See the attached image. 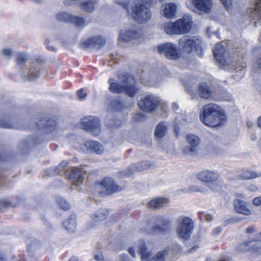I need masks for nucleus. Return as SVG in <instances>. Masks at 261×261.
<instances>
[{"label":"nucleus","instance_id":"obj_1","mask_svg":"<svg viewBox=\"0 0 261 261\" xmlns=\"http://www.w3.org/2000/svg\"><path fill=\"white\" fill-rule=\"evenodd\" d=\"M199 118L203 124L212 127L221 126L227 121L224 111L218 105L212 103L202 108Z\"/></svg>","mask_w":261,"mask_h":261},{"label":"nucleus","instance_id":"obj_2","mask_svg":"<svg viewBox=\"0 0 261 261\" xmlns=\"http://www.w3.org/2000/svg\"><path fill=\"white\" fill-rule=\"evenodd\" d=\"M188 145L180 143L179 148H169L168 152L176 156H194L198 153L200 138L194 134H188L185 137Z\"/></svg>","mask_w":261,"mask_h":261},{"label":"nucleus","instance_id":"obj_3","mask_svg":"<svg viewBox=\"0 0 261 261\" xmlns=\"http://www.w3.org/2000/svg\"><path fill=\"white\" fill-rule=\"evenodd\" d=\"M192 17L189 15H184L174 22L164 24V32L169 35H183L188 33L193 27Z\"/></svg>","mask_w":261,"mask_h":261},{"label":"nucleus","instance_id":"obj_4","mask_svg":"<svg viewBox=\"0 0 261 261\" xmlns=\"http://www.w3.org/2000/svg\"><path fill=\"white\" fill-rule=\"evenodd\" d=\"M225 49L223 45L217 43L213 49L214 57L219 65L222 68H229L238 65L241 67H245L246 64L242 59H238L232 60V58L225 54Z\"/></svg>","mask_w":261,"mask_h":261},{"label":"nucleus","instance_id":"obj_5","mask_svg":"<svg viewBox=\"0 0 261 261\" xmlns=\"http://www.w3.org/2000/svg\"><path fill=\"white\" fill-rule=\"evenodd\" d=\"M108 83L110 84V91L114 93H121L124 92L129 96L133 97L137 91L136 82L132 75L127 76L123 80L122 84L115 82L113 79H110Z\"/></svg>","mask_w":261,"mask_h":261},{"label":"nucleus","instance_id":"obj_6","mask_svg":"<svg viewBox=\"0 0 261 261\" xmlns=\"http://www.w3.org/2000/svg\"><path fill=\"white\" fill-rule=\"evenodd\" d=\"M178 45L183 51L191 53L193 51L201 50L202 41L201 38L198 36L186 35L179 39Z\"/></svg>","mask_w":261,"mask_h":261},{"label":"nucleus","instance_id":"obj_7","mask_svg":"<svg viewBox=\"0 0 261 261\" xmlns=\"http://www.w3.org/2000/svg\"><path fill=\"white\" fill-rule=\"evenodd\" d=\"M132 17L139 23L145 22L151 17L150 11L142 0H135L132 5Z\"/></svg>","mask_w":261,"mask_h":261},{"label":"nucleus","instance_id":"obj_8","mask_svg":"<svg viewBox=\"0 0 261 261\" xmlns=\"http://www.w3.org/2000/svg\"><path fill=\"white\" fill-rule=\"evenodd\" d=\"M161 104L160 98L152 94L143 97L138 102L139 108L143 111L153 112Z\"/></svg>","mask_w":261,"mask_h":261},{"label":"nucleus","instance_id":"obj_9","mask_svg":"<svg viewBox=\"0 0 261 261\" xmlns=\"http://www.w3.org/2000/svg\"><path fill=\"white\" fill-rule=\"evenodd\" d=\"M197 179L207 183L208 186L213 191L219 187L218 180L220 175L218 173L210 170H204L197 175Z\"/></svg>","mask_w":261,"mask_h":261},{"label":"nucleus","instance_id":"obj_10","mask_svg":"<svg viewBox=\"0 0 261 261\" xmlns=\"http://www.w3.org/2000/svg\"><path fill=\"white\" fill-rule=\"evenodd\" d=\"M81 127L94 136H98L101 132L99 120L93 116L83 118L81 122Z\"/></svg>","mask_w":261,"mask_h":261},{"label":"nucleus","instance_id":"obj_11","mask_svg":"<svg viewBox=\"0 0 261 261\" xmlns=\"http://www.w3.org/2000/svg\"><path fill=\"white\" fill-rule=\"evenodd\" d=\"M101 189L105 190L103 192L106 194H111L121 190V188L117 186L111 178H105L100 183Z\"/></svg>","mask_w":261,"mask_h":261},{"label":"nucleus","instance_id":"obj_12","mask_svg":"<svg viewBox=\"0 0 261 261\" xmlns=\"http://www.w3.org/2000/svg\"><path fill=\"white\" fill-rule=\"evenodd\" d=\"M234 211L238 214L249 216L252 215V211L248 206L247 203L245 201L240 199H236L233 201Z\"/></svg>","mask_w":261,"mask_h":261},{"label":"nucleus","instance_id":"obj_13","mask_svg":"<svg viewBox=\"0 0 261 261\" xmlns=\"http://www.w3.org/2000/svg\"><path fill=\"white\" fill-rule=\"evenodd\" d=\"M193 4L199 14L209 13L212 7V0H193Z\"/></svg>","mask_w":261,"mask_h":261},{"label":"nucleus","instance_id":"obj_14","mask_svg":"<svg viewBox=\"0 0 261 261\" xmlns=\"http://www.w3.org/2000/svg\"><path fill=\"white\" fill-rule=\"evenodd\" d=\"M209 153L214 156H218L223 153V150L220 146V141L217 139H212L208 144Z\"/></svg>","mask_w":261,"mask_h":261},{"label":"nucleus","instance_id":"obj_15","mask_svg":"<svg viewBox=\"0 0 261 261\" xmlns=\"http://www.w3.org/2000/svg\"><path fill=\"white\" fill-rule=\"evenodd\" d=\"M69 178L74 185L79 187L83 180L82 170L77 168H73L69 175Z\"/></svg>","mask_w":261,"mask_h":261},{"label":"nucleus","instance_id":"obj_16","mask_svg":"<svg viewBox=\"0 0 261 261\" xmlns=\"http://www.w3.org/2000/svg\"><path fill=\"white\" fill-rule=\"evenodd\" d=\"M164 54L167 58L173 60H176L180 57L175 45L170 43L164 44Z\"/></svg>","mask_w":261,"mask_h":261},{"label":"nucleus","instance_id":"obj_17","mask_svg":"<svg viewBox=\"0 0 261 261\" xmlns=\"http://www.w3.org/2000/svg\"><path fill=\"white\" fill-rule=\"evenodd\" d=\"M199 94L203 99L211 100L214 98V93L208 85L205 84L200 85L199 87Z\"/></svg>","mask_w":261,"mask_h":261},{"label":"nucleus","instance_id":"obj_18","mask_svg":"<svg viewBox=\"0 0 261 261\" xmlns=\"http://www.w3.org/2000/svg\"><path fill=\"white\" fill-rule=\"evenodd\" d=\"M84 146L88 150L94 152L97 154H102L104 151V148L99 142L94 141H88L84 144Z\"/></svg>","mask_w":261,"mask_h":261},{"label":"nucleus","instance_id":"obj_19","mask_svg":"<svg viewBox=\"0 0 261 261\" xmlns=\"http://www.w3.org/2000/svg\"><path fill=\"white\" fill-rule=\"evenodd\" d=\"M248 15L257 22L261 21V0L256 1L254 7L248 11Z\"/></svg>","mask_w":261,"mask_h":261},{"label":"nucleus","instance_id":"obj_20","mask_svg":"<svg viewBox=\"0 0 261 261\" xmlns=\"http://www.w3.org/2000/svg\"><path fill=\"white\" fill-rule=\"evenodd\" d=\"M194 229L187 227H177L176 233L178 238L184 241H187L191 238Z\"/></svg>","mask_w":261,"mask_h":261},{"label":"nucleus","instance_id":"obj_21","mask_svg":"<svg viewBox=\"0 0 261 261\" xmlns=\"http://www.w3.org/2000/svg\"><path fill=\"white\" fill-rule=\"evenodd\" d=\"M57 122L56 119L51 118L48 120H41L39 123L37 124L39 128H44L46 129V132H51L56 128Z\"/></svg>","mask_w":261,"mask_h":261},{"label":"nucleus","instance_id":"obj_22","mask_svg":"<svg viewBox=\"0 0 261 261\" xmlns=\"http://www.w3.org/2000/svg\"><path fill=\"white\" fill-rule=\"evenodd\" d=\"M177 226L187 227L191 229H194L193 221L189 217L186 216L179 217L176 220Z\"/></svg>","mask_w":261,"mask_h":261},{"label":"nucleus","instance_id":"obj_23","mask_svg":"<svg viewBox=\"0 0 261 261\" xmlns=\"http://www.w3.org/2000/svg\"><path fill=\"white\" fill-rule=\"evenodd\" d=\"M105 42L106 40L103 37L98 36L90 38L85 42V44L88 47H93L100 48L105 44Z\"/></svg>","mask_w":261,"mask_h":261},{"label":"nucleus","instance_id":"obj_24","mask_svg":"<svg viewBox=\"0 0 261 261\" xmlns=\"http://www.w3.org/2000/svg\"><path fill=\"white\" fill-rule=\"evenodd\" d=\"M177 12V7L174 3H169L164 7V17L167 18H173L175 17Z\"/></svg>","mask_w":261,"mask_h":261},{"label":"nucleus","instance_id":"obj_25","mask_svg":"<svg viewBox=\"0 0 261 261\" xmlns=\"http://www.w3.org/2000/svg\"><path fill=\"white\" fill-rule=\"evenodd\" d=\"M139 34L138 32L134 31H129L121 32L120 34L119 39L124 42H128L133 39L138 38Z\"/></svg>","mask_w":261,"mask_h":261},{"label":"nucleus","instance_id":"obj_26","mask_svg":"<svg viewBox=\"0 0 261 261\" xmlns=\"http://www.w3.org/2000/svg\"><path fill=\"white\" fill-rule=\"evenodd\" d=\"M96 3V0H81L80 7L84 11L89 12L94 9Z\"/></svg>","mask_w":261,"mask_h":261},{"label":"nucleus","instance_id":"obj_27","mask_svg":"<svg viewBox=\"0 0 261 261\" xmlns=\"http://www.w3.org/2000/svg\"><path fill=\"white\" fill-rule=\"evenodd\" d=\"M28 59L27 55L23 53H19L17 54L16 62L18 68L22 70V75L23 76V68L25 67V63Z\"/></svg>","mask_w":261,"mask_h":261},{"label":"nucleus","instance_id":"obj_28","mask_svg":"<svg viewBox=\"0 0 261 261\" xmlns=\"http://www.w3.org/2000/svg\"><path fill=\"white\" fill-rule=\"evenodd\" d=\"M108 215L109 213L107 210L100 209L92 216V219L95 222L103 221L107 218Z\"/></svg>","mask_w":261,"mask_h":261},{"label":"nucleus","instance_id":"obj_29","mask_svg":"<svg viewBox=\"0 0 261 261\" xmlns=\"http://www.w3.org/2000/svg\"><path fill=\"white\" fill-rule=\"evenodd\" d=\"M250 252L254 255H261V241H250Z\"/></svg>","mask_w":261,"mask_h":261},{"label":"nucleus","instance_id":"obj_30","mask_svg":"<svg viewBox=\"0 0 261 261\" xmlns=\"http://www.w3.org/2000/svg\"><path fill=\"white\" fill-rule=\"evenodd\" d=\"M63 226L69 232H74L76 229V223L75 218L70 217L63 223Z\"/></svg>","mask_w":261,"mask_h":261},{"label":"nucleus","instance_id":"obj_31","mask_svg":"<svg viewBox=\"0 0 261 261\" xmlns=\"http://www.w3.org/2000/svg\"><path fill=\"white\" fill-rule=\"evenodd\" d=\"M139 248L142 261H151L150 253L147 252V248L144 242L141 243Z\"/></svg>","mask_w":261,"mask_h":261},{"label":"nucleus","instance_id":"obj_32","mask_svg":"<svg viewBox=\"0 0 261 261\" xmlns=\"http://www.w3.org/2000/svg\"><path fill=\"white\" fill-rule=\"evenodd\" d=\"M257 174L253 171L245 170L242 172L239 175V177L242 180H249L258 177Z\"/></svg>","mask_w":261,"mask_h":261},{"label":"nucleus","instance_id":"obj_33","mask_svg":"<svg viewBox=\"0 0 261 261\" xmlns=\"http://www.w3.org/2000/svg\"><path fill=\"white\" fill-rule=\"evenodd\" d=\"M163 205V198L156 197L151 200L148 203L149 207L158 209L162 207Z\"/></svg>","mask_w":261,"mask_h":261},{"label":"nucleus","instance_id":"obj_34","mask_svg":"<svg viewBox=\"0 0 261 261\" xmlns=\"http://www.w3.org/2000/svg\"><path fill=\"white\" fill-rule=\"evenodd\" d=\"M39 76V68L38 67L33 66L29 69L28 78L29 80H33Z\"/></svg>","mask_w":261,"mask_h":261},{"label":"nucleus","instance_id":"obj_35","mask_svg":"<svg viewBox=\"0 0 261 261\" xmlns=\"http://www.w3.org/2000/svg\"><path fill=\"white\" fill-rule=\"evenodd\" d=\"M72 15L65 12L59 13L57 14L56 18L60 21L70 22Z\"/></svg>","mask_w":261,"mask_h":261},{"label":"nucleus","instance_id":"obj_36","mask_svg":"<svg viewBox=\"0 0 261 261\" xmlns=\"http://www.w3.org/2000/svg\"><path fill=\"white\" fill-rule=\"evenodd\" d=\"M154 135L155 138L158 140H161L163 137V124L160 122L156 126Z\"/></svg>","mask_w":261,"mask_h":261},{"label":"nucleus","instance_id":"obj_37","mask_svg":"<svg viewBox=\"0 0 261 261\" xmlns=\"http://www.w3.org/2000/svg\"><path fill=\"white\" fill-rule=\"evenodd\" d=\"M57 202L59 205V206L65 210H68L70 207V205L69 203L64 199L61 197H58L57 198Z\"/></svg>","mask_w":261,"mask_h":261},{"label":"nucleus","instance_id":"obj_38","mask_svg":"<svg viewBox=\"0 0 261 261\" xmlns=\"http://www.w3.org/2000/svg\"><path fill=\"white\" fill-rule=\"evenodd\" d=\"M250 241L245 242V243H243L237 247V250L239 252H244V251H250Z\"/></svg>","mask_w":261,"mask_h":261},{"label":"nucleus","instance_id":"obj_39","mask_svg":"<svg viewBox=\"0 0 261 261\" xmlns=\"http://www.w3.org/2000/svg\"><path fill=\"white\" fill-rule=\"evenodd\" d=\"M70 22L75 23L77 26H82L85 23V20L83 18L72 15Z\"/></svg>","mask_w":261,"mask_h":261},{"label":"nucleus","instance_id":"obj_40","mask_svg":"<svg viewBox=\"0 0 261 261\" xmlns=\"http://www.w3.org/2000/svg\"><path fill=\"white\" fill-rule=\"evenodd\" d=\"M112 107L116 111H121L122 109L123 105L119 101H115L112 103Z\"/></svg>","mask_w":261,"mask_h":261},{"label":"nucleus","instance_id":"obj_41","mask_svg":"<svg viewBox=\"0 0 261 261\" xmlns=\"http://www.w3.org/2000/svg\"><path fill=\"white\" fill-rule=\"evenodd\" d=\"M151 261H163V251H159L156 254L153 256L152 259L151 258Z\"/></svg>","mask_w":261,"mask_h":261},{"label":"nucleus","instance_id":"obj_42","mask_svg":"<svg viewBox=\"0 0 261 261\" xmlns=\"http://www.w3.org/2000/svg\"><path fill=\"white\" fill-rule=\"evenodd\" d=\"M171 222L170 220L164 221V232H169L171 230Z\"/></svg>","mask_w":261,"mask_h":261},{"label":"nucleus","instance_id":"obj_43","mask_svg":"<svg viewBox=\"0 0 261 261\" xmlns=\"http://www.w3.org/2000/svg\"><path fill=\"white\" fill-rule=\"evenodd\" d=\"M227 9H230L232 6V0H220Z\"/></svg>","mask_w":261,"mask_h":261},{"label":"nucleus","instance_id":"obj_44","mask_svg":"<svg viewBox=\"0 0 261 261\" xmlns=\"http://www.w3.org/2000/svg\"><path fill=\"white\" fill-rule=\"evenodd\" d=\"M77 95L78 96L79 98L81 100L84 99L87 96V94L84 92L83 89H80L77 92Z\"/></svg>","mask_w":261,"mask_h":261},{"label":"nucleus","instance_id":"obj_45","mask_svg":"<svg viewBox=\"0 0 261 261\" xmlns=\"http://www.w3.org/2000/svg\"><path fill=\"white\" fill-rule=\"evenodd\" d=\"M12 53V50L10 48H4L2 50L3 55L6 57H10Z\"/></svg>","mask_w":261,"mask_h":261},{"label":"nucleus","instance_id":"obj_46","mask_svg":"<svg viewBox=\"0 0 261 261\" xmlns=\"http://www.w3.org/2000/svg\"><path fill=\"white\" fill-rule=\"evenodd\" d=\"M252 203L255 206L261 205V196L255 197L252 200Z\"/></svg>","mask_w":261,"mask_h":261},{"label":"nucleus","instance_id":"obj_47","mask_svg":"<svg viewBox=\"0 0 261 261\" xmlns=\"http://www.w3.org/2000/svg\"><path fill=\"white\" fill-rule=\"evenodd\" d=\"M0 126L5 128H16L15 126L13 125L12 124L9 123H0Z\"/></svg>","mask_w":261,"mask_h":261},{"label":"nucleus","instance_id":"obj_48","mask_svg":"<svg viewBox=\"0 0 261 261\" xmlns=\"http://www.w3.org/2000/svg\"><path fill=\"white\" fill-rule=\"evenodd\" d=\"M116 3L121 6L127 12H128V4L127 2H117Z\"/></svg>","mask_w":261,"mask_h":261},{"label":"nucleus","instance_id":"obj_49","mask_svg":"<svg viewBox=\"0 0 261 261\" xmlns=\"http://www.w3.org/2000/svg\"><path fill=\"white\" fill-rule=\"evenodd\" d=\"M222 228L221 227H217L213 230L212 232V234L214 236H217L220 234Z\"/></svg>","mask_w":261,"mask_h":261},{"label":"nucleus","instance_id":"obj_50","mask_svg":"<svg viewBox=\"0 0 261 261\" xmlns=\"http://www.w3.org/2000/svg\"><path fill=\"white\" fill-rule=\"evenodd\" d=\"M246 232L248 234H251L255 232V228L253 227H250L246 229Z\"/></svg>","mask_w":261,"mask_h":261},{"label":"nucleus","instance_id":"obj_51","mask_svg":"<svg viewBox=\"0 0 261 261\" xmlns=\"http://www.w3.org/2000/svg\"><path fill=\"white\" fill-rule=\"evenodd\" d=\"M162 228H161V227H159L158 226H155L153 228V233H158L159 232H162Z\"/></svg>","mask_w":261,"mask_h":261},{"label":"nucleus","instance_id":"obj_52","mask_svg":"<svg viewBox=\"0 0 261 261\" xmlns=\"http://www.w3.org/2000/svg\"><path fill=\"white\" fill-rule=\"evenodd\" d=\"M256 66L258 68L261 69V58H258L255 63Z\"/></svg>","mask_w":261,"mask_h":261},{"label":"nucleus","instance_id":"obj_53","mask_svg":"<svg viewBox=\"0 0 261 261\" xmlns=\"http://www.w3.org/2000/svg\"><path fill=\"white\" fill-rule=\"evenodd\" d=\"M128 252L133 257H135L136 255L135 253V250L133 248H129L128 249Z\"/></svg>","mask_w":261,"mask_h":261},{"label":"nucleus","instance_id":"obj_54","mask_svg":"<svg viewBox=\"0 0 261 261\" xmlns=\"http://www.w3.org/2000/svg\"><path fill=\"white\" fill-rule=\"evenodd\" d=\"M135 120H142V119H144V117L143 115H141L140 114H137L135 116Z\"/></svg>","mask_w":261,"mask_h":261},{"label":"nucleus","instance_id":"obj_55","mask_svg":"<svg viewBox=\"0 0 261 261\" xmlns=\"http://www.w3.org/2000/svg\"><path fill=\"white\" fill-rule=\"evenodd\" d=\"M67 164H68L67 161H63L60 164L59 167L62 169L64 168V167H65L67 166Z\"/></svg>","mask_w":261,"mask_h":261},{"label":"nucleus","instance_id":"obj_56","mask_svg":"<svg viewBox=\"0 0 261 261\" xmlns=\"http://www.w3.org/2000/svg\"><path fill=\"white\" fill-rule=\"evenodd\" d=\"M142 164H144V166L139 168L138 169L139 170H142L145 169L147 168V167L149 166V165H148L147 164V163H146V162H143L142 163Z\"/></svg>","mask_w":261,"mask_h":261},{"label":"nucleus","instance_id":"obj_57","mask_svg":"<svg viewBox=\"0 0 261 261\" xmlns=\"http://www.w3.org/2000/svg\"><path fill=\"white\" fill-rule=\"evenodd\" d=\"M128 257L127 255H122L121 256V261H128Z\"/></svg>","mask_w":261,"mask_h":261},{"label":"nucleus","instance_id":"obj_58","mask_svg":"<svg viewBox=\"0 0 261 261\" xmlns=\"http://www.w3.org/2000/svg\"><path fill=\"white\" fill-rule=\"evenodd\" d=\"M205 220L208 222H210L213 220V216L211 215H207L205 216Z\"/></svg>","mask_w":261,"mask_h":261},{"label":"nucleus","instance_id":"obj_59","mask_svg":"<svg viewBox=\"0 0 261 261\" xmlns=\"http://www.w3.org/2000/svg\"><path fill=\"white\" fill-rule=\"evenodd\" d=\"M158 50L159 53L161 54H163V45H160L158 46Z\"/></svg>","mask_w":261,"mask_h":261},{"label":"nucleus","instance_id":"obj_60","mask_svg":"<svg viewBox=\"0 0 261 261\" xmlns=\"http://www.w3.org/2000/svg\"><path fill=\"white\" fill-rule=\"evenodd\" d=\"M190 191H194V192H199L200 190L198 189V188L196 187H191L190 189Z\"/></svg>","mask_w":261,"mask_h":261},{"label":"nucleus","instance_id":"obj_61","mask_svg":"<svg viewBox=\"0 0 261 261\" xmlns=\"http://www.w3.org/2000/svg\"><path fill=\"white\" fill-rule=\"evenodd\" d=\"M95 258L97 260H101L102 259V256L101 255H95Z\"/></svg>","mask_w":261,"mask_h":261},{"label":"nucleus","instance_id":"obj_62","mask_svg":"<svg viewBox=\"0 0 261 261\" xmlns=\"http://www.w3.org/2000/svg\"><path fill=\"white\" fill-rule=\"evenodd\" d=\"M257 123V125L261 128V116L258 118Z\"/></svg>","mask_w":261,"mask_h":261},{"label":"nucleus","instance_id":"obj_63","mask_svg":"<svg viewBox=\"0 0 261 261\" xmlns=\"http://www.w3.org/2000/svg\"><path fill=\"white\" fill-rule=\"evenodd\" d=\"M68 261H79V259L77 257L72 256L69 259Z\"/></svg>","mask_w":261,"mask_h":261},{"label":"nucleus","instance_id":"obj_64","mask_svg":"<svg viewBox=\"0 0 261 261\" xmlns=\"http://www.w3.org/2000/svg\"><path fill=\"white\" fill-rule=\"evenodd\" d=\"M0 261H5V258L3 257L2 254H0Z\"/></svg>","mask_w":261,"mask_h":261}]
</instances>
